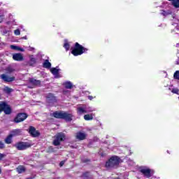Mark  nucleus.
<instances>
[{
  "instance_id": "nucleus-1",
  "label": "nucleus",
  "mask_w": 179,
  "mask_h": 179,
  "mask_svg": "<svg viewBox=\"0 0 179 179\" xmlns=\"http://www.w3.org/2000/svg\"><path fill=\"white\" fill-rule=\"evenodd\" d=\"M89 51L88 48H86L78 43H75L74 48L71 49V54L74 55V57H78V55H82V54H85Z\"/></svg>"
},
{
  "instance_id": "nucleus-2",
  "label": "nucleus",
  "mask_w": 179,
  "mask_h": 179,
  "mask_svg": "<svg viewBox=\"0 0 179 179\" xmlns=\"http://www.w3.org/2000/svg\"><path fill=\"white\" fill-rule=\"evenodd\" d=\"M52 115L55 117V118H60L62 120H65V121H67L69 122L72 121V117H73L72 114L64 111H56L52 113Z\"/></svg>"
},
{
  "instance_id": "nucleus-3",
  "label": "nucleus",
  "mask_w": 179,
  "mask_h": 179,
  "mask_svg": "<svg viewBox=\"0 0 179 179\" xmlns=\"http://www.w3.org/2000/svg\"><path fill=\"white\" fill-rule=\"evenodd\" d=\"M93 111H96V108L87 105H82L77 108V114H78V115H82V114H89L93 113Z\"/></svg>"
},
{
  "instance_id": "nucleus-4",
  "label": "nucleus",
  "mask_w": 179,
  "mask_h": 179,
  "mask_svg": "<svg viewBox=\"0 0 179 179\" xmlns=\"http://www.w3.org/2000/svg\"><path fill=\"white\" fill-rule=\"evenodd\" d=\"M139 171L145 178H150L155 174V170L149 168V166H141L139 168Z\"/></svg>"
},
{
  "instance_id": "nucleus-5",
  "label": "nucleus",
  "mask_w": 179,
  "mask_h": 179,
  "mask_svg": "<svg viewBox=\"0 0 179 179\" xmlns=\"http://www.w3.org/2000/svg\"><path fill=\"white\" fill-rule=\"evenodd\" d=\"M120 164V159L117 156H114L110 157V159L106 162V167H115V166H118Z\"/></svg>"
},
{
  "instance_id": "nucleus-6",
  "label": "nucleus",
  "mask_w": 179,
  "mask_h": 179,
  "mask_svg": "<svg viewBox=\"0 0 179 179\" xmlns=\"http://www.w3.org/2000/svg\"><path fill=\"white\" fill-rule=\"evenodd\" d=\"M65 139V134L64 133H58L55 136V140L53 141V144L55 146H58L62 141Z\"/></svg>"
},
{
  "instance_id": "nucleus-7",
  "label": "nucleus",
  "mask_w": 179,
  "mask_h": 179,
  "mask_svg": "<svg viewBox=\"0 0 179 179\" xmlns=\"http://www.w3.org/2000/svg\"><path fill=\"white\" fill-rule=\"evenodd\" d=\"M2 111H3L5 114L9 115L12 113V109H10V106L3 102L0 103V113H2Z\"/></svg>"
},
{
  "instance_id": "nucleus-8",
  "label": "nucleus",
  "mask_w": 179,
  "mask_h": 179,
  "mask_svg": "<svg viewBox=\"0 0 179 179\" xmlns=\"http://www.w3.org/2000/svg\"><path fill=\"white\" fill-rule=\"evenodd\" d=\"M15 148L18 149V150H24V149H27V148H30V144L28 143H18L15 145Z\"/></svg>"
},
{
  "instance_id": "nucleus-9",
  "label": "nucleus",
  "mask_w": 179,
  "mask_h": 179,
  "mask_svg": "<svg viewBox=\"0 0 179 179\" xmlns=\"http://www.w3.org/2000/svg\"><path fill=\"white\" fill-rule=\"evenodd\" d=\"M27 118V115L26 113H19L15 118V122L19 123L24 121Z\"/></svg>"
},
{
  "instance_id": "nucleus-10",
  "label": "nucleus",
  "mask_w": 179,
  "mask_h": 179,
  "mask_svg": "<svg viewBox=\"0 0 179 179\" xmlns=\"http://www.w3.org/2000/svg\"><path fill=\"white\" fill-rule=\"evenodd\" d=\"M50 72L51 73H52V75L55 76V78H56L57 79L59 78H62V76H61V74H59V69H57V68H52L50 69Z\"/></svg>"
},
{
  "instance_id": "nucleus-11",
  "label": "nucleus",
  "mask_w": 179,
  "mask_h": 179,
  "mask_svg": "<svg viewBox=\"0 0 179 179\" xmlns=\"http://www.w3.org/2000/svg\"><path fill=\"white\" fill-rule=\"evenodd\" d=\"M1 79H2L4 82H13L15 80V77H9L6 74H1L0 76Z\"/></svg>"
},
{
  "instance_id": "nucleus-12",
  "label": "nucleus",
  "mask_w": 179,
  "mask_h": 179,
  "mask_svg": "<svg viewBox=\"0 0 179 179\" xmlns=\"http://www.w3.org/2000/svg\"><path fill=\"white\" fill-rule=\"evenodd\" d=\"M29 132L34 138H36V136H38L40 135V132L36 130V128L33 127L32 126L29 127Z\"/></svg>"
},
{
  "instance_id": "nucleus-13",
  "label": "nucleus",
  "mask_w": 179,
  "mask_h": 179,
  "mask_svg": "<svg viewBox=\"0 0 179 179\" xmlns=\"http://www.w3.org/2000/svg\"><path fill=\"white\" fill-rule=\"evenodd\" d=\"M46 99L48 103H55L57 101V98L51 93L47 94Z\"/></svg>"
},
{
  "instance_id": "nucleus-14",
  "label": "nucleus",
  "mask_w": 179,
  "mask_h": 179,
  "mask_svg": "<svg viewBox=\"0 0 179 179\" xmlns=\"http://www.w3.org/2000/svg\"><path fill=\"white\" fill-rule=\"evenodd\" d=\"M173 13V9L169 8L166 10H160V15L162 16H169V15H171Z\"/></svg>"
},
{
  "instance_id": "nucleus-15",
  "label": "nucleus",
  "mask_w": 179,
  "mask_h": 179,
  "mask_svg": "<svg viewBox=\"0 0 179 179\" xmlns=\"http://www.w3.org/2000/svg\"><path fill=\"white\" fill-rule=\"evenodd\" d=\"M14 61H23V55L21 53H15L13 55Z\"/></svg>"
},
{
  "instance_id": "nucleus-16",
  "label": "nucleus",
  "mask_w": 179,
  "mask_h": 179,
  "mask_svg": "<svg viewBox=\"0 0 179 179\" xmlns=\"http://www.w3.org/2000/svg\"><path fill=\"white\" fill-rule=\"evenodd\" d=\"M173 24L175 26V29L172 30V32L178 33L177 31H179V20L173 17Z\"/></svg>"
},
{
  "instance_id": "nucleus-17",
  "label": "nucleus",
  "mask_w": 179,
  "mask_h": 179,
  "mask_svg": "<svg viewBox=\"0 0 179 179\" xmlns=\"http://www.w3.org/2000/svg\"><path fill=\"white\" fill-rule=\"evenodd\" d=\"M76 138L79 141H83L84 139L86 138V134L82 133V132H78L76 134Z\"/></svg>"
},
{
  "instance_id": "nucleus-18",
  "label": "nucleus",
  "mask_w": 179,
  "mask_h": 179,
  "mask_svg": "<svg viewBox=\"0 0 179 179\" xmlns=\"http://www.w3.org/2000/svg\"><path fill=\"white\" fill-rule=\"evenodd\" d=\"M29 83L31 85H33L34 86H38L41 82L38 80H36L34 78H30L29 79Z\"/></svg>"
},
{
  "instance_id": "nucleus-19",
  "label": "nucleus",
  "mask_w": 179,
  "mask_h": 179,
  "mask_svg": "<svg viewBox=\"0 0 179 179\" xmlns=\"http://www.w3.org/2000/svg\"><path fill=\"white\" fill-rule=\"evenodd\" d=\"M20 134H22L21 129H14L10 132V135L13 137L17 136V135H20Z\"/></svg>"
},
{
  "instance_id": "nucleus-20",
  "label": "nucleus",
  "mask_w": 179,
  "mask_h": 179,
  "mask_svg": "<svg viewBox=\"0 0 179 179\" xmlns=\"http://www.w3.org/2000/svg\"><path fill=\"white\" fill-rule=\"evenodd\" d=\"M63 86H64L66 89H72L73 84H72L71 81H66L63 83Z\"/></svg>"
},
{
  "instance_id": "nucleus-21",
  "label": "nucleus",
  "mask_w": 179,
  "mask_h": 179,
  "mask_svg": "<svg viewBox=\"0 0 179 179\" xmlns=\"http://www.w3.org/2000/svg\"><path fill=\"white\" fill-rule=\"evenodd\" d=\"M93 113L85 115L84 120L85 121H92L93 120Z\"/></svg>"
},
{
  "instance_id": "nucleus-22",
  "label": "nucleus",
  "mask_w": 179,
  "mask_h": 179,
  "mask_svg": "<svg viewBox=\"0 0 179 179\" xmlns=\"http://www.w3.org/2000/svg\"><path fill=\"white\" fill-rule=\"evenodd\" d=\"M43 65V68H46L47 69H50V68H51V62H50L48 59H45Z\"/></svg>"
},
{
  "instance_id": "nucleus-23",
  "label": "nucleus",
  "mask_w": 179,
  "mask_h": 179,
  "mask_svg": "<svg viewBox=\"0 0 179 179\" xmlns=\"http://www.w3.org/2000/svg\"><path fill=\"white\" fill-rule=\"evenodd\" d=\"M29 58H30V60L29 64L31 66L34 65V64H36V58H34V56L33 55H29Z\"/></svg>"
},
{
  "instance_id": "nucleus-24",
  "label": "nucleus",
  "mask_w": 179,
  "mask_h": 179,
  "mask_svg": "<svg viewBox=\"0 0 179 179\" xmlns=\"http://www.w3.org/2000/svg\"><path fill=\"white\" fill-rule=\"evenodd\" d=\"M169 1H171L172 5L173 6H174V8H179V0H169Z\"/></svg>"
},
{
  "instance_id": "nucleus-25",
  "label": "nucleus",
  "mask_w": 179,
  "mask_h": 179,
  "mask_svg": "<svg viewBox=\"0 0 179 179\" xmlns=\"http://www.w3.org/2000/svg\"><path fill=\"white\" fill-rule=\"evenodd\" d=\"M169 90H171L172 93H174L175 94H178V88H173V86H169Z\"/></svg>"
},
{
  "instance_id": "nucleus-26",
  "label": "nucleus",
  "mask_w": 179,
  "mask_h": 179,
  "mask_svg": "<svg viewBox=\"0 0 179 179\" xmlns=\"http://www.w3.org/2000/svg\"><path fill=\"white\" fill-rule=\"evenodd\" d=\"M12 138H13V136H11V134H10V135L5 139V143H7V144L12 143Z\"/></svg>"
},
{
  "instance_id": "nucleus-27",
  "label": "nucleus",
  "mask_w": 179,
  "mask_h": 179,
  "mask_svg": "<svg viewBox=\"0 0 179 179\" xmlns=\"http://www.w3.org/2000/svg\"><path fill=\"white\" fill-rule=\"evenodd\" d=\"M17 171L19 174H22V173H24V167L23 166H20L17 168Z\"/></svg>"
},
{
  "instance_id": "nucleus-28",
  "label": "nucleus",
  "mask_w": 179,
  "mask_h": 179,
  "mask_svg": "<svg viewBox=\"0 0 179 179\" xmlns=\"http://www.w3.org/2000/svg\"><path fill=\"white\" fill-rule=\"evenodd\" d=\"M3 90L6 93H12V92H13V90H12V88H9V87H5Z\"/></svg>"
},
{
  "instance_id": "nucleus-29",
  "label": "nucleus",
  "mask_w": 179,
  "mask_h": 179,
  "mask_svg": "<svg viewBox=\"0 0 179 179\" xmlns=\"http://www.w3.org/2000/svg\"><path fill=\"white\" fill-rule=\"evenodd\" d=\"M174 79L179 80V71H176L173 74Z\"/></svg>"
},
{
  "instance_id": "nucleus-30",
  "label": "nucleus",
  "mask_w": 179,
  "mask_h": 179,
  "mask_svg": "<svg viewBox=\"0 0 179 179\" xmlns=\"http://www.w3.org/2000/svg\"><path fill=\"white\" fill-rule=\"evenodd\" d=\"M64 48H65V50L66 51H69V50L71 48V46L69 45V43H65L64 45Z\"/></svg>"
},
{
  "instance_id": "nucleus-31",
  "label": "nucleus",
  "mask_w": 179,
  "mask_h": 179,
  "mask_svg": "<svg viewBox=\"0 0 179 179\" xmlns=\"http://www.w3.org/2000/svg\"><path fill=\"white\" fill-rule=\"evenodd\" d=\"M15 36H20V29H17L14 31Z\"/></svg>"
},
{
  "instance_id": "nucleus-32",
  "label": "nucleus",
  "mask_w": 179,
  "mask_h": 179,
  "mask_svg": "<svg viewBox=\"0 0 179 179\" xmlns=\"http://www.w3.org/2000/svg\"><path fill=\"white\" fill-rule=\"evenodd\" d=\"M19 46H17V45H11L10 46V48H11V50H15L17 51V49H18Z\"/></svg>"
},
{
  "instance_id": "nucleus-33",
  "label": "nucleus",
  "mask_w": 179,
  "mask_h": 179,
  "mask_svg": "<svg viewBox=\"0 0 179 179\" xmlns=\"http://www.w3.org/2000/svg\"><path fill=\"white\" fill-rule=\"evenodd\" d=\"M6 71L8 73H12V72H13V69H12V67H8L6 69Z\"/></svg>"
},
{
  "instance_id": "nucleus-34",
  "label": "nucleus",
  "mask_w": 179,
  "mask_h": 179,
  "mask_svg": "<svg viewBox=\"0 0 179 179\" xmlns=\"http://www.w3.org/2000/svg\"><path fill=\"white\" fill-rule=\"evenodd\" d=\"M10 33V31L4 30V31H3V34L4 36H9Z\"/></svg>"
},
{
  "instance_id": "nucleus-35",
  "label": "nucleus",
  "mask_w": 179,
  "mask_h": 179,
  "mask_svg": "<svg viewBox=\"0 0 179 179\" xmlns=\"http://www.w3.org/2000/svg\"><path fill=\"white\" fill-rule=\"evenodd\" d=\"M3 22V14L0 13V23H2Z\"/></svg>"
},
{
  "instance_id": "nucleus-36",
  "label": "nucleus",
  "mask_w": 179,
  "mask_h": 179,
  "mask_svg": "<svg viewBox=\"0 0 179 179\" xmlns=\"http://www.w3.org/2000/svg\"><path fill=\"white\" fill-rule=\"evenodd\" d=\"M3 148H5V144L2 141H0V149H3Z\"/></svg>"
},
{
  "instance_id": "nucleus-37",
  "label": "nucleus",
  "mask_w": 179,
  "mask_h": 179,
  "mask_svg": "<svg viewBox=\"0 0 179 179\" xmlns=\"http://www.w3.org/2000/svg\"><path fill=\"white\" fill-rule=\"evenodd\" d=\"M17 51H21V52H24V49L20 48V47H18V49Z\"/></svg>"
},
{
  "instance_id": "nucleus-38",
  "label": "nucleus",
  "mask_w": 179,
  "mask_h": 179,
  "mask_svg": "<svg viewBox=\"0 0 179 179\" xmlns=\"http://www.w3.org/2000/svg\"><path fill=\"white\" fill-rule=\"evenodd\" d=\"M28 51H34V48L32 47H28Z\"/></svg>"
},
{
  "instance_id": "nucleus-39",
  "label": "nucleus",
  "mask_w": 179,
  "mask_h": 179,
  "mask_svg": "<svg viewBox=\"0 0 179 179\" xmlns=\"http://www.w3.org/2000/svg\"><path fill=\"white\" fill-rule=\"evenodd\" d=\"M64 164H65V162H64V161H62V162L59 163L60 167H62V166H64Z\"/></svg>"
},
{
  "instance_id": "nucleus-40",
  "label": "nucleus",
  "mask_w": 179,
  "mask_h": 179,
  "mask_svg": "<svg viewBox=\"0 0 179 179\" xmlns=\"http://www.w3.org/2000/svg\"><path fill=\"white\" fill-rule=\"evenodd\" d=\"M93 99H94V97H93L92 96H88L89 100H93Z\"/></svg>"
},
{
  "instance_id": "nucleus-41",
  "label": "nucleus",
  "mask_w": 179,
  "mask_h": 179,
  "mask_svg": "<svg viewBox=\"0 0 179 179\" xmlns=\"http://www.w3.org/2000/svg\"><path fill=\"white\" fill-rule=\"evenodd\" d=\"M3 159V155L0 153V160H2Z\"/></svg>"
},
{
  "instance_id": "nucleus-42",
  "label": "nucleus",
  "mask_w": 179,
  "mask_h": 179,
  "mask_svg": "<svg viewBox=\"0 0 179 179\" xmlns=\"http://www.w3.org/2000/svg\"><path fill=\"white\" fill-rule=\"evenodd\" d=\"M22 40H27V36H24L22 38Z\"/></svg>"
},
{
  "instance_id": "nucleus-43",
  "label": "nucleus",
  "mask_w": 179,
  "mask_h": 179,
  "mask_svg": "<svg viewBox=\"0 0 179 179\" xmlns=\"http://www.w3.org/2000/svg\"><path fill=\"white\" fill-rule=\"evenodd\" d=\"M131 166H134V162L131 161Z\"/></svg>"
},
{
  "instance_id": "nucleus-44",
  "label": "nucleus",
  "mask_w": 179,
  "mask_h": 179,
  "mask_svg": "<svg viewBox=\"0 0 179 179\" xmlns=\"http://www.w3.org/2000/svg\"><path fill=\"white\" fill-rule=\"evenodd\" d=\"M50 149L51 150H52V147H50Z\"/></svg>"
},
{
  "instance_id": "nucleus-45",
  "label": "nucleus",
  "mask_w": 179,
  "mask_h": 179,
  "mask_svg": "<svg viewBox=\"0 0 179 179\" xmlns=\"http://www.w3.org/2000/svg\"><path fill=\"white\" fill-rule=\"evenodd\" d=\"M176 45H177V47H178L179 46V43H178Z\"/></svg>"
},
{
  "instance_id": "nucleus-46",
  "label": "nucleus",
  "mask_w": 179,
  "mask_h": 179,
  "mask_svg": "<svg viewBox=\"0 0 179 179\" xmlns=\"http://www.w3.org/2000/svg\"><path fill=\"white\" fill-rule=\"evenodd\" d=\"M1 5H2V3H1V2H0V6H1Z\"/></svg>"
},
{
  "instance_id": "nucleus-47",
  "label": "nucleus",
  "mask_w": 179,
  "mask_h": 179,
  "mask_svg": "<svg viewBox=\"0 0 179 179\" xmlns=\"http://www.w3.org/2000/svg\"><path fill=\"white\" fill-rule=\"evenodd\" d=\"M177 64H179V62H177Z\"/></svg>"
},
{
  "instance_id": "nucleus-48",
  "label": "nucleus",
  "mask_w": 179,
  "mask_h": 179,
  "mask_svg": "<svg viewBox=\"0 0 179 179\" xmlns=\"http://www.w3.org/2000/svg\"><path fill=\"white\" fill-rule=\"evenodd\" d=\"M0 174H1V169H0Z\"/></svg>"
}]
</instances>
